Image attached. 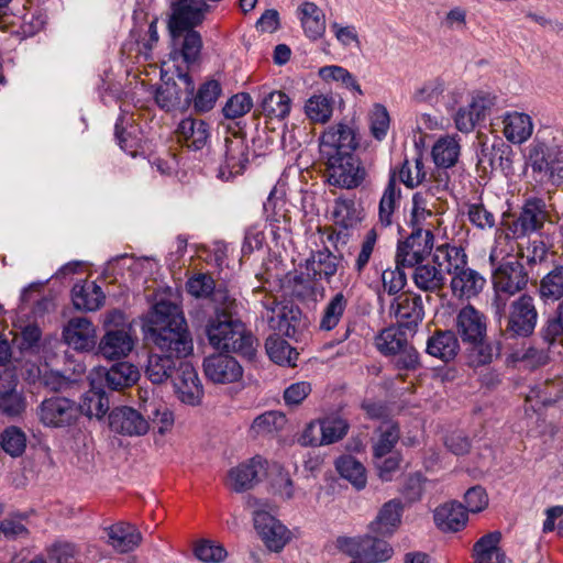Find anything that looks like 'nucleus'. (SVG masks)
Segmentation results:
<instances>
[{
  "instance_id": "f257e3e1",
  "label": "nucleus",
  "mask_w": 563,
  "mask_h": 563,
  "mask_svg": "<svg viewBox=\"0 0 563 563\" xmlns=\"http://www.w3.org/2000/svg\"><path fill=\"white\" fill-rule=\"evenodd\" d=\"M141 328L158 350L150 354L145 374L154 384H162L177 369V360L194 351L186 319L178 306L159 301L142 318Z\"/></svg>"
},
{
  "instance_id": "f03ea898",
  "label": "nucleus",
  "mask_w": 563,
  "mask_h": 563,
  "mask_svg": "<svg viewBox=\"0 0 563 563\" xmlns=\"http://www.w3.org/2000/svg\"><path fill=\"white\" fill-rule=\"evenodd\" d=\"M209 343L217 350L235 352L253 360L257 351V341L245 325L233 320L228 313H217L206 327Z\"/></svg>"
},
{
  "instance_id": "7ed1b4c3",
  "label": "nucleus",
  "mask_w": 563,
  "mask_h": 563,
  "mask_svg": "<svg viewBox=\"0 0 563 563\" xmlns=\"http://www.w3.org/2000/svg\"><path fill=\"white\" fill-rule=\"evenodd\" d=\"M103 328L104 333L98 341L97 353L107 361L128 357L137 342L132 323L126 322L121 311L112 310L104 316Z\"/></svg>"
},
{
  "instance_id": "20e7f679",
  "label": "nucleus",
  "mask_w": 563,
  "mask_h": 563,
  "mask_svg": "<svg viewBox=\"0 0 563 563\" xmlns=\"http://www.w3.org/2000/svg\"><path fill=\"white\" fill-rule=\"evenodd\" d=\"M253 522L264 545L271 552L279 553L294 539V533L278 518L266 511V504L255 497L246 499Z\"/></svg>"
},
{
  "instance_id": "39448f33",
  "label": "nucleus",
  "mask_w": 563,
  "mask_h": 563,
  "mask_svg": "<svg viewBox=\"0 0 563 563\" xmlns=\"http://www.w3.org/2000/svg\"><path fill=\"white\" fill-rule=\"evenodd\" d=\"M547 222H551L550 210L540 198H530L525 201L516 219L505 220L506 236L523 239L540 231Z\"/></svg>"
},
{
  "instance_id": "423d86ee",
  "label": "nucleus",
  "mask_w": 563,
  "mask_h": 563,
  "mask_svg": "<svg viewBox=\"0 0 563 563\" xmlns=\"http://www.w3.org/2000/svg\"><path fill=\"white\" fill-rule=\"evenodd\" d=\"M209 10L206 0H173L167 29L174 45L186 30L201 24Z\"/></svg>"
},
{
  "instance_id": "0eeeda50",
  "label": "nucleus",
  "mask_w": 563,
  "mask_h": 563,
  "mask_svg": "<svg viewBox=\"0 0 563 563\" xmlns=\"http://www.w3.org/2000/svg\"><path fill=\"white\" fill-rule=\"evenodd\" d=\"M249 163V145L240 136L227 139L214 154L217 177L230 180L241 175Z\"/></svg>"
},
{
  "instance_id": "6e6552de",
  "label": "nucleus",
  "mask_w": 563,
  "mask_h": 563,
  "mask_svg": "<svg viewBox=\"0 0 563 563\" xmlns=\"http://www.w3.org/2000/svg\"><path fill=\"white\" fill-rule=\"evenodd\" d=\"M489 262L494 267L493 283L498 291L515 295L526 287L528 276L519 261L515 258L504 261L501 252L493 249Z\"/></svg>"
},
{
  "instance_id": "1a4fd4ad",
  "label": "nucleus",
  "mask_w": 563,
  "mask_h": 563,
  "mask_svg": "<svg viewBox=\"0 0 563 563\" xmlns=\"http://www.w3.org/2000/svg\"><path fill=\"white\" fill-rule=\"evenodd\" d=\"M319 146L320 154L325 162L354 155L357 147L355 129L344 122L333 124L322 133Z\"/></svg>"
},
{
  "instance_id": "9d476101",
  "label": "nucleus",
  "mask_w": 563,
  "mask_h": 563,
  "mask_svg": "<svg viewBox=\"0 0 563 563\" xmlns=\"http://www.w3.org/2000/svg\"><path fill=\"white\" fill-rule=\"evenodd\" d=\"M173 388L177 400L187 407H200L205 399L203 384L196 368L188 362H180L173 376Z\"/></svg>"
},
{
  "instance_id": "9b49d317",
  "label": "nucleus",
  "mask_w": 563,
  "mask_h": 563,
  "mask_svg": "<svg viewBox=\"0 0 563 563\" xmlns=\"http://www.w3.org/2000/svg\"><path fill=\"white\" fill-rule=\"evenodd\" d=\"M456 330L465 343L473 345L478 350L481 357L478 363H486L488 355H483L484 341L486 338V322L482 313L472 306H466L460 310L456 317Z\"/></svg>"
},
{
  "instance_id": "f8f14e48",
  "label": "nucleus",
  "mask_w": 563,
  "mask_h": 563,
  "mask_svg": "<svg viewBox=\"0 0 563 563\" xmlns=\"http://www.w3.org/2000/svg\"><path fill=\"white\" fill-rule=\"evenodd\" d=\"M62 339L76 352H92L98 346L97 327L86 317H74L63 327Z\"/></svg>"
},
{
  "instance_id": "ddd939ff",
  "label": "nucleus",
  "mask_w": 563,
  "mask_h": 563,
  "mask_svg": "<svg viewBox=\"0 0 563 563\" xmlns=\"http://www.w3.org/2000/svg\"><path fill=\"white\" fill-rule=\"evenodd\" d=\"M267 465L262 456H253L229 468L225 486L233 493L241 494L253 489L260 482V475Z\"/></svg>"
},
{
  "instance_id": "4468645a",
  "label": "nucleus",
  "mask_w": 563,
  "mask_h": 563,
  "mask_svg": "<svg viewBox=\"0 0 563 563\" xmlns=\"http://www.w3.org/2000/svg\"><path fill=\"white\" fill-rule=\"evenodd\" d=\"M328 181L336 187L352 189L365 178V169L355 155L341 156L327 161Z\"/></svg>"
},
{
  "instance_id": "2eb2a0df",
  "label": "nucleus",
  "mask_w": 563,
  "mask_h": 563,
  "mask_svg": "<svg viewBox=\"0 0 563 563\" xmlns=\"http://www.w3.org/2000/svg\"><path fill=\"white\" fill-rule=\"evenodd\" d=\"M110 430L122 437H143L150 429V421L136 409L129 406L113 408L108 415Z\"/></svg>"
},
{
  "instance_id": "dca6fc26",
  "label": "nucleus",
  "mask_w": 563,
  "mask_h": 563,
  "mask_svg": "<svg viewBox=\"0 0 563 563\" xmlns=\"http://www.w3.org/2000/svg\"><path fill=\"white\" fill-rule=\"evenodd\" d=\"M537 321L538 311L533 298L522 295L510 305L507 332L512 336H529L533 333Z\"/></svg>"
},
{
  "instance_id": "f3484780",
  "label": "nucleus",
  "mask_w": 563,
  "mask_h": 563,
  "mask_svg": "<svg viewBox=\"0 0 563 563\" xmlns=\"http://www.w3.org/2000/svg\"><path fill=\"white\" fill-rule=\"evenodd\" d=\"M79 416L78 406L70 399L53 397L42 402L40 420L51 428H62L74 423Z\"/></svg>"
},
{
  "instance_id": "a211bd4d",
  "label": "nucleus",
  "mask_w": 563,
  "mask_h": 563,
  "mask_svg": "<svg viewBox=\"0 0 563 563\" xmlns=\"http://www.w3.org/2000/svg\"><path fill=\"white\" fill-rule=\"evenodd\" d=\"M494 106V98L484 91H475L471 100L464 107H460L454 114V123L459 131L471 132L476 124L484 120L489 109Z\"/></svg>"
},
{
  "instance_id": "6ab92c4d",
  "label": "nucleus",
  "mask_w": 563,
  "mask_h": 563,
  "mask_svg": "<svg viewBox=\"0 0 563 563\" xmlns=\"http://www.w3.org/2000/svg\"><path fill=\"white\" fill-rule=\"evenodd\" d=\"M433 247V235L429 231H412L411 234L398 245L397 264L401 266L419 265Z\"/></svg>"
},
{
  "instance_id": "aec40b11",
  "label": "nucleus",
  "mask_w": 563,
  "mask_h": 563,
  "mask_svg": "<svg viewBox=\"0 0 563 563\" xmlns=\"http://www.w3.org/2000/svg\"><path fill=\"white\" fill-rule=\"evenodd\" d=\"M178 81L164 82L156 92L157 103L167 110L187 106L195 93V85L187 74L179 73Z\"/></svg>"
},
{
  "instance_id": "412c9836",
  "label": "nucleus",
  "mask_w": 563,
  "mask_h": 563,
  "mask_svg": "<svg viewBox=\"0 0 563 563\" xmlns=\"http://www.w3.org/2000/svg\"><path fill=\"white\" fill-rule=\"evenodd\" d=\"M206 376L214 384H231L240 380L243 369L235 358L227 354H214L203 362Z\"/></svg>"
},
{
  "instance_id": "4be33fe9",
  "label": "nucleus",
  "mask_w": 563,
  "mask_h": 563,
  "mask_svg": "<svg viewBox=\"0 0 563 563\" xmlns=\"http://www.w3.org/2000/svg\"><path fill=\"white\" fill-rule=\"evenodd\" d=\"M503 135L514 144L521 145L529 141L534 132V123L530 114L522 111H507L501 117Z\"/></svg>"
},
{
  "instance_id": "5701e85b",
  "label": "nucleus",
  "mask_w": 563,
  "mask_h": 563,
  "mask_svg": "<svg viewBox=\"0 0 563 563\" xmlns=\"http://www.w3.org/2000/svg\"><path fill=\"white\" fill-rule=\"evenodd\" d=\"M561 154L563 146L555 144V136L552 142L542 134L537 135L528 152V166L534 174L541 175Z\"/></svg>"
},
{
  "instance_id": "b1692460",
  "label": "nucleus",
  "mask_w": 563,
  "mask_h": 563,
  "mask_svg": "<svg viewBox=\"0 0 563 563\" xmlns=\"http://www.w3.org/2000/svg\"><path fill=\"white\" fill-rule=\"evenodd\" d=\"M267 493L277 500L290 501L296 496V488L290 473L279 463L272 462L265 467Z\"/></svg>"
},
{
  "instance_id": "393cba45",
  "label": "nucleus",
  "mask_w": 563,
  "mask_h": 563,
  "mask_svg": "<svg viewBox=\"0 0 563 563\" xmlns=\"http://www.w3.org/2000/svg\"><path fill=\"white\" fill-rule=\"evenodd\" d=\"M402 510L404 507L399 500L393 499L385 503L368 523V532L377 537L393 536L401 525Z\"/></svg>"
},
{
  "instance_id": "a878e982",
  "label": "nucleus",
  "mask_w": 563,
  "mask_h": 563,
  "mask_svg": "<svg viewBox=\"0 0 563 563\" xmlns=\"http://www.w3.org/2000/svg\"><path fill=\"white\" fill-rule=\"evenodd\" d=\"M390 313L406 327L418 324L424 316L421 297L400 295L390 305Z\"/></svg>"
},
{
  "instance_id": "bb28decb",
  "label": "nucleus",
  "mask_w": 563,
  "mask_h": 563,
  "mask_svg": "<svg viewBox=\"0 0 563 563\" xmlns=\"http://www.w3.org/2000/svg\"><path fill=\"white\" fill-rule=\"evenodd\" d=\"M109 544L120 553L135 550L142 542L140 530L129 522H118L106 529Z\"/></svg>"
},
{
  "instance_id": "cd10ccee",
  "label": "nucleus",
  "mask_w": 563,
  "mask_h": 563,
  "mask_svg": "<svg viewBox=\"0 0 563 563\" xmlns=\"http://www.w3.org/2000/svg\"><path fill=\"white\" fill-rule=\"evenodd\" d=\"M501 533L489 532L479 538L473 545V563H507L505 552L500 548Z\"/></svg>"
},
{
  "instance_id": "c85d7f7f",
  "label": "nucleus",
  "mask_w": 563,
  "mask_h": 563,
  "mask_svg": "<svg viewBox=\"0 0 563 563\" xmlns=\"http://www.w3.org/2000/svg\"><path fill=\"white\" fill-rule=\"evenodd\" d=\"M433 519L440 530L444 532H456L466 526L468 516L463 505L451 501L437 507Z\"/></svg>"
},
{
  "instance_id": "c756f323",
  "label": "nucleus",
  "mask_w": 563,
  "mask_h": 563,
  "mask_svg": "<svg viewBox=\"0 0 563 563\" xmlns=\"http://www.w3.org/2000/svg\"><path fill=\"white\" fill-rule=\"evenodd\" d=\"M264 307L263 318L267 320L271 329L280 334L290 335L292 321L296 320L298 311L275 300L265 303Z\"/></svg>"
},
{
  "instance_id": "7c9ffc66",
  "label": "nucleus",
  "mask_w": 563,
  "mask_h": 563,
  "mask_svg": "<svg viewBox=\"0 0 563 563\" xmlns=\"http://www.w3.org/2000/svg\"><path fill=\"white\" fill-rule=\"evenodd\" d=\"M485 285V278L467 265L451 278L454 296L470 299L478 295Z\"/></svg>"
},
{
  "instance_id": "2f4dec72",
  "label": "nucleus",
  "mask_w": 563,
  "mask_h": 563,
  "mask_svg": "<svg viewBox=\"0 0 563 563\" xmlns=\"http://www.w3.org/2000/svg\"><path fill=\"white\" fill-rule=\"evenodd\" d=\"M299 19L305 34L311 40H318L325 32V15L313 2L305 1L298 8Z\"/></svg>"
},
{
  "instance_id": "473e14b6",
  "label": "nucleus",
  "mask_w": 563,
  "mask_h": 563,
  "mask_svg": "<svg viewBox=\"0 0 563 563\" xmlns=\"http://www.w3.org/2000/svg\"><path fill=\"white\" fill-rule=\"evenodd\" d=\"M433 263L442 272V276L450 274L452 277L466 265V254L461 247L441 245L435 249Z\"/></svg>"
},
{
  "instance_id": "72a5a7b5",
  "label": "nucleus",
  "mask_w": 563,
  "mask_h": 563,
  "mask_svg": "<svg viewBox=\"0 0 563 563\" xmlns=\"http://www.w3.org/2000/svg\"><path fill=\"white\" fill-rule=\"evenodd\" d=\"M461 154V143L456 135H444L435 141L431 155L438 167L449 168L454 166Z\"/></svg>"
},
{
  "instance_id": "f704fd0d",
  "label": "nucleus",
  "mask_w": 563,
  "mask_h": 563,
  "mask_svg": "<svg viewBox=\"0 0 563 563\" xmlns=\"http://www.w3.org/2000/svg\"><path fill=\"white\" fill-rule=\"evenodd\" d=\"M292 100L283 90H273L261 101L262 113L272 121H284L291 111Z\"/></svg>"
},
{
  "instance_id": "c9c22d12",
  "label": "nucleus",
  "mask_w": 563,
  "mask_h": 563,
  "mask_svg": "<svg viewBox=\"0 0 563 563\" xmlns=\"http://www.w3.org/2000/svg\"><path fill=\"white\" fill-rule=\"evenodd\" d=\"M71 299L75 309L82 311H96L104 301L101 288L95 283L76 284L73 287Z\"/></svg>"
},
{
  "instance_id": "e433bc0d",
  "label": "nucleus",
  "mask_w": 563,
  "mask_h": 563,
  "mask_svg": "<svg viewBox=\"0 0 563 563\" xmlns=\"http://www.w3.org/2000/svg\"><path fill=\"white\" fill-rule=\"evenodd\" d=\"M409 224L412 231H429L438 224L437 216L433 213L430 202L421 194L412 197Z\"/></svg>"
},
{
  "instance_id": "4c0bfd02",
  "label": "nucleus",
  "mask_w": 563,
  "mask_h": 563,
  "mask_svg": "<svg viewBox=\"0 0 563 563\" xmlns=\"http://www.w3.org/2000/svg\"><path fill=\"white\" fill-rule=\"evenodd\" d=\"M178 134L186 146L195 151L202 148L209 137L207 125L190 118L184 119L179 123Z\"/></svg>"
},
{
  "instance_id": "58836bf2",
  "label": "nucleus",
  "mask_w": 563,
  "mask_h": 563,
  "mask_svg": "<svg viewBox=\"0 0 563 563\" xmlns=\"http://www.w3.org/2000/svg\"><path fill=\"white\" fill-rule=\"evenodd\" d=\"M333 98L323 93L309 97L303 106L307 118L313 123H327L333 114Z\"/></svg>"
},
{
  "instance_id": "ea45409f",
  "label": "nucleus",
  "mask_w": 563,
  "mask_h": 563,
  "mask_svg": "<svg viewBox=\"0 0 563 563\" xmlns=\"http://www.w3.org/2000/svg\"><path fill=\"white\" fill-rule=\"evenodd\" d=\"M0 448L9 456H22L27 448L26 433L16 426H9L0 432Z\"/></svg>"
},
{
  "instance_id": "a19ab883",
  "label": "nucleus",
  "mask_w": 563,
  "mask_h": 563,
  "mask_svg": "<svg viewBox=\"0 0 563 563\" xmlns=\"http://www.w3.org/2000/svg\"><path fill=\"white\" fill-rule=\"evenodd\" d=\"M106 382L111 389H122L136 383L139 369L131 363L121 362L104 372Z\"/></svg>"
},
{
  "instance_id": "79ce46f5",
  "label": "nucleus",
  "mask_w": 563,
  "mask_h": 563,
  "mask_svg": "<svg viewBox=\"0 0 563 563\" xmlns=\"http://www.w3.org/2000/svg\"><path fill=\"white\" fill-rule=\"evenodd\" d=\"M427 351L432 356L450 361L457 354L459 342L453 332H440L428 341Z\"/></svg>"
},
{
  "instance_id": "37998d69",
  "label": "nucleus",
  "mask_w": 563,
  "mask_h": 563,
  "mask_svg": "<svg viewBox=\"0 0 563 563\" xmlns=\"http://www.w3.org/2000/svg\"><path fill=\"white\" fill-rule=\"evenodd\" d=\"M110 407L107 395L101 390L91 389L87 391L78 406L79 412H82L89 419L101 420L107 415Z\"/></svg>"
},
{
  "instance_id": "c03bdc74",
  "label": "nucleus",
  "mask_w": 563,
  "mask_h": 563,
  "mask_svg": "<svg viewBox=\"0 0 563 563\" xmlns=\"http://www.w3.org/2000/svg\"><path fill=\"white\" fill-rule=\"evenodd\" d=\"M339 474L349 481L355 488L366 485V471L363 464L350 455L341 456L335 462Z\"/></svg>"
},
{
  "instance_id": "a18cd8bd",
  "label": "nucleus",
  "mask_w": 563,
  "mask_h": 563,
  "mask_svg": "<svg viewBox=\"0 0 563 563\" xmlns=\"http://www.w3.org/2000/svg\"><path fill=\"white\" fill-rule=\"evenodd\" d=\"M266 352L269 358L276 364L294 366L298 356L290 344L279 336H269L266 340Z\"/></svg>"
},
{
  "instance_id": "49530a36",
  "label": "nucleus",
  "mask_w": 563,
  "mask_h": 563,
  "mask_svg": "<svg viewBox=\"0 0 563 563\" xmlns=\"http://www.w3.org/2000/svg\"><path fill=\"white\" fill-rule=\"evenodd\" d=\"M360 207L352 199L339 198L332 209V218L335 224L342 228H350L358 223L362 219Z\"/></svg>"
},
{
  "instance_id": "de8ad7c7",
  "label": "nucleus",
  "mask_w": 563,
  "mask_h": 563,
  "mask_svg": "<svg viewBox=\"0 0 563 563\" xmlns=\"http://www.w3.org/2000/svg\"><path fill=\"white\" fill-rule=\"evenodd\" d=\"M413 280L418 288L426 291L440 289L445 280L442 272L433 264L417 265L413 273Z\"/></svg>"
},
{
  "instance_id": "09e8293b",
  "label": "nucleus",
  "mask_w": 563,
  "mask_h": 563,
  "mask_svg": "<svg viewBox=\"0 0 563 563\" xmlns=\"http://www.w3.org/2000/svg\"><path fill=\"white\" fill-rule=\"evenodd\" d=\"M405 333L397 328L384 329L376 338L375 345L379 352L386 355H395L406 347Z\"/></svg>"
},
{
  "instance_id": "8fccbe9b",
  "label": "nucleus",
  "mask_w": 563,
  "mask_h": 563,
  "mask_svg": "<svg viewBox=\"0 0 563 563\" xmlns=\"http://www.w3.org/2000/svg\"><path fill=\"white\" fill-rule=\"evenodd\" d=\"M286 424V417L278 411H267L254 419L251 431L255 435H268L278 432Z\"/></svg>"
},
{
  "instance_id": "3c124183",
  "label": "nucleus",
  "mask_w": 563,
  "mask_h": 563,
  "mask_svg": "<svg viewBox=\"0 0 563 563\" xmlns=\"http://www.w3.org/2000/svg\"><path fill=\"white\" fill-rule=\"evenodd\" d=\"M194 554L203 563H222L228 556L221 543L209 539L197 541L194 545Z\"/></svg>"
},
{
  "instance_id": "603ef678",
  "label": "nucleus",
  "mask_w": 563,
  "mask_h": 563,
  "mask_svg": "<svg viewBox=\"0 0 563 563\" xmlns=\"http://www.w3.org/2000/svg\"><path fill=\"white\" fill-rule=\"evenodd\" d=\"M448 88V82L440 78H431L424 81L421 86L412 92V99L416 102L434 103L439 98L444 96Z\"/></svg>"
},
{
  "instance_id": "864d4df0",
  "label": "nucleus",
  "mask_w": 563,
  "mask_h": 563,
  "mask_svg": "<svg viewBox=\"0 0 563 563\" xmlns=\"http://www.w3.org/2000/svg\"><path fill=\"white\" fill-rule=\"evenodd\" d=\"M321 444L328 445L341 440L349 430L347 422L338 417L327 418L319 421Z\"/></svg>"
},
{
  "instance_id": "5fc2aeb1",
  "label": "nucleus",
  "mask_w": 563,
  "mask_h": 563,
  "mask_svg": "<svg viewBox=\"0 0 563 563\" xmlns=\"http://www.w3.org/2000/svg\"><path fill=\"white\" fill-rule=\"evenodd\" d=\"M368 541V534L353 537L342 536L336 539L335 545L336 549L345 555L360 559L365 558Z\"/></svg>"
},
{
  "instance_id": "6e6d98bb",
  "label": "nucleus",
  "mask_w": 563,
  "mask_h": 563,
  "mask_svg": "<svg viewBox=\"0 0 563 563\" xmlns=\"http://www.w3.org/2000/svg\"><path fill=\"white\" fill-rule=\"evenodd\" d=\"M540 294L551 300H558L563 296V266H556L542 278Z\"/></svg>"
},
{
  "instance_id": "4d7b16f0",
  "label": "nucleus",
  "mask_w": 563,
  "mask_h": 563,
  "mask_svg": "<svg viewBox=\"0 0 563 563\" xmlns=\"http://www.w3.org/2000/svg\"><path fill=\"white\" fill-rule=\"evenodd\" d=\"M319 76L324 81H338L344 85L346 88L355 91L358 95H363V91L355 80V78L345 68L341 66H325L319 69Z\"/></svg>"
},
{
  "instance_id": "13d9d810",
  "label": "nucleus",
  "mask_w": 563,
  "mask_h": 563,
  "mask_svg": "<svg viewBox=\"0 0 563 563\" xmlns=\"http://www.w3.org/2000/svg\"><path fill=\"white\" fill-rule=\"evenodd\" d=\"M221 86L217 80L206 81L195 98V108L200 112L211 110L221 95Z\"/></svg>"
},
{
  "instance_id": "bf43d9fd",
  "label": "nucleus",
  "mask_w": 563,
  "mask_h": 563,
  "mask_svg": "<svg viewBox=\"0 0 563 563\" xmlns=\"http://www.w3.org/2000/svg\"><path fill=\"white\" fill-rule=\"evenodd\" d=\"M369 128L376 140H383L390 128L388 110L382 103H374L369 111Z\"/></svg>"
},
{
  "instance_id": "052dcab7",
  "label": "nucleus",
  "mask_w": 563,
  "mask_h": 563,
  "mask_svg": "<svg viewBox=\"0 0 563 563\" xmlns=\"http://www.w3.org/2000/svg\"><path fill=\"white\" fill-rule=\"evenodd\" d=\"M346 307V299L343 294H336L324 309L320 321V328L330 331L336 327Z\"/></svg>"
},
{
  "instance_id": "680f3d73",
  "label": "nucleus",
  "mask_w": 563,
  "mask_h": 563,
  "mask_svg": "<svg viewBox=\"0 0 563 563\" xmlns=\"http://www.w3.org/2000/svg\"><path fill=\"white\" fill-rule=\"evenodd\" d=\"M427 176L424 163L421 157L413 161H406L400 169L401 181L410 188L420 185Z\"/></svg>"
},
{
  "instance_id": "e2e57ef3",
  "label": "nucleus",
  "mask_w": 563,
  "mask_h": 563,
  "mask_svg": "<svg viewBox=\"0 0 563 563\" xmlns=\"http://www.w3.org/2000/svg\"><path fill=\"white\" fill-rule=\"evenodd\" d=\"M399 196L400 191L396 187L395 179H390L379 202V219L385 225H389L391 222V216Z\"/></svg>"
},
{
  "instance_id": "0e129e2a",
  "label": "nucleus",
  "mask_w": 563,
  "mask_h": 563,
  "mask_svg": "<svg viewBox=\"0 0 563 563\" xmlns=\"http://www.w3.org/2000/svg\"><path fill=\"white\" fill-rule=\"evenodd\" d=\"M369 536L365 558L374 563H384L390 560L394 555V549L389 542L374 534Z\"/></svg>"
},
{
  "instance_id": "69168bd1",
  "label": "nucleus",
  "mask_w": 563,
  "mask_h": 563,
  "mask_svg": "<svg viewBox=\"0 0 563 563\" xmlns=\"http://www.w3.org/2000/svg\"><path fill=\"white\" fill-rule=\"evenodd\" d=\"M25 410V400L15 389L10 388L0 393V411L11 418L22 415Z\"/></svg>"
},
{
  "instance_id": "338daca9",
  "label": "nucleus",
  "mask_w": 563,
  "mask_h": 563,
  "mask_svg": "<svg viewBox=\"0 0 563 563\" xmlns=\"http://www.w3.org/2000/svg\"><path fill=\"white\" fill-rule=\"evenodd\" d=\"M253 100L249 93L240 92L232 96L224 104L222 111L225 118L236 119L251 111Z\"/></svg>"
},
{
  "instance_id": "774afa93",
  "label": "nucleus",
  "mask_w": 563,
  "mask_h": 563,
  "mask_svg": "<svg viewBox=\"0 0 563 563\" xmlns=\"http://www.w3.org/2000/svg\"><path fill=\"white\" fill-rule=\"evenodd\" d=\"M180 47V54L186 63L196 62L201 53L202 40L200 34L194 29L186 30Z\"/></svg>"
}]
</instances>
